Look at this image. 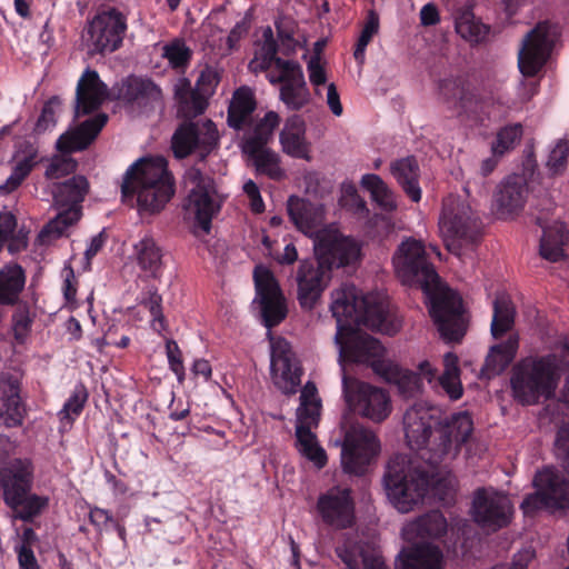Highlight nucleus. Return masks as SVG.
Returning a JSON list of instances; mask_svg holds the SVG:
<instances>
[{
    "label": "nucleus",
    "mask_w": 569,
    "mask_h": 569,
    "mask_svg": "<svg viewBox=\"0 0 569 569\" xmlns=\"http://www.w3.org/2000/svg\"><path fill=\"white\" fill-rule=\"evenodd\" d=\"M403 428L408 447L431 469L455 460L475 430L470 412L440 417L437 409L422 403H415L406 411ZM435 477L433 470L415 468L406 456L398 455L389 460L383 483L390 502L406 513L423 500L435 485Z\"/></svg>",
    "instance_id": "f257e3e1"
},
{
    "label": "nucleus",
    "mask_w": 569,
    "mask_h": 569,
    "mask_svg": "<svg viewBox=\"0 0 569 569\" xmlns=\"http://www.w3.org/2000/svg\"><path fill=\"white\" fill-rule=\"evenodd\" d=\"M332 316L337 320L339 339L345 332L350 335L341 353L351 362L368 365L373 371L378 363L390 365L385 359V348L369 335L353 331V326L365 325L389 336L399 330V321L390 312L389 303L379 295H361L353 283H343L332 292Z\"/></svg>",
    "instance_id": "f03ea898"
},
{
    "label": "nucleus",
    "mask_w": 569,
    "mask_h": 569,
    "mask_svg": "<svg viewBox=\"0 0 569 569\" xmlns=\"http://www.w3.org/2000/svg\"><path fill=\"white\" fill-rule=\"evenodd\" d=\"M396 274L403 284L422 290L429 301V313L447 342H460L467 331V317L461 296L440 283L420 240L408 238L392 259Z\"/></svg>",
    "instance_id": "7ed1b4c3"
},
{
    "label": "nucleus",
    "mask_w": 569,
    "mask_h": 569,
    "mask_svg": "<svg viewBox=\"0 0 569 569\" xmlns=\"http://www.w3.org/2000/svg\"><path fill=\"white\" fill-rule=\"evenodd\" d=\"M360 246L339 233H322L315 241L316 259L299 263L297 298L305 310H312L331 280L333 269L351 266L360 259Z\"/></svg>",
    "instance_id": "20e7f679"
},
{
    "label": "nucleus",
    "mask_w": 569,
    "mask_h": 569,
    "mask_svg": "<svg viewBox=\"0 0 569 569\" xmlns=\"http://www.w3.org/2000/svg\"><path fill=\"white\" fill-rule=\"evenodd\" d=\"M174 194V179L163 159H139L131 164L121 184L122 201L136 202L140 213H158Z\"/></svg>",
    "instance_id": "39448f33"
},
{
    "label": "nucleus",
    "mask_w": 569,
    "mask_h": 569,
    "mask_svg": "<svg viewBox=\"0 0 569 569\" xmlns=\"http://www.w3.org/2000/svg\"><path fill=\"white\" fill-rule=\"evenodd\" d=\"M560 359L555 353L528 356L512 368L510 386L516 401L522 406L551 400L561 378Z\"/></svg>",
    "instance_id": "423d86ee"
},
{
    "label": "nucleus",
    "mask_w": 569,
    "mask_h": 569,
    "mask_svg": "<svg viewBox=\"0 0 569 569\" xmlns=\"http://www.w3.org/2000/svg\"><path fill=\"white\" fill-rule=\"evenodd\" d=\"M33 480V465L28 459H13L0 468L1 497L12 519L33 523L48 508L49 498L32 491Z\"/></svg>",
    "instance_id": "0eeeda50"
},
{
    "label": "nucleus",
    "mask_w": 569,
    "mask_h": 569,
    "mask_svg": "<svg viewBox=\"0 0 569 569\" xmlns=\"http://www.w3.org/2000/svg\"><path fill=\"white\" fill-rule=\"evenodd\" d=\"M336 555L347 569H389L383 558L367 552L357 543L345 542L336 548ZM443 555L439 547L431 543H418L403 547L396 559V569H442Z\"/></svg>",
    "instance_id": "6e6552de"
},
{
    "label": "nucleus",
    "mask_w": 569,
    "mask_h": 569,
    "mask_svg": "<svg viewBox=\"0 0 569 569\" xmlns=\"http://www.w3.org/2000/svg\"><path fill=\"white\" fill-rule=\"evenodd\" d=\"M439 229L448 251L459 256L462 246L478 240V217L466 200L448 196L442 202Z\"/></svg>",
    "instance_id": "1a4fd4ad"
},
{
    "label": "nucleus",
    "mask_w": 569,
    "mask_h": 569,
    "mask_svg": "<svg viewBox=\"0 0 569 569\" xmlns=\"http://www.w3.org/2000/svg\"><path fill=\"white\" fill-rule=\"evenodd\" d=\"M536 491L525 497L520 505L525 516H535L545 509L569 508V479L553 467H546L533 478Z\"/></svg>",
    "instance_id": "9d476101"
},
{
    "label": "nucleus",
    "mask_w": 569,
    "mask_h": 569,
    "mask_svg": "<svg viewBox=\"0 0 569 569\" xmlns=\"http://www.w3.org/2000/svg\"><path fill=\"white\" fill-rule=\"evenodd\" d=\"M218 142L219 133L213 121H184L171 138V150L177 159L197 153L204 160L218 147Z\"/></svg>",
    "instance_id": "9b49d317"
},
{
    "label": "nucleus",
    "mask_w": 569,
    "mask_h": 569,
    "mask_svg": "<svg viewBox=\"0 0 569 569\" xmlns=\"http://www.w3.org/2000/svg\"><path fill=\"white\" fill-rule=\"evenodd\" d=\"M380 451L377 436L369 429L352 425L346 431L341 448V466L346 473L363 476Z\"/></svg>",
    "instance_id": "f8f14e48"
},
{
    "label": "nucleus",
    "mask_w": 569,
    "mask_h": 569,
    "mask_svg": "<svg viewBox=\"0 0 569 569\" xmlns=\"http://www.w3.org/2000/svg\"><path fill=\"white\" fill-rule=\"evenodd\" d=\"M557 37V26L548 20L538 22L527 33L518 57L519 70L525 77H535L542 69Z\"/></svg>",
    "instance_id": "ddd939ff"
},
{
    "label": "nucleus",
    "mask_w": 569,
    "mask_h": 569,
    "mask_svg": "<svg viewBox=\"0 0 569 569\" xmlns=\"http://www.w3.org/2000/svg\"><path fill=\"white\" fill-rule=\"evenodd\" d=\"M343 396L349 407L361 416L375 421H383L391 412L389 395L380 388L361 382L343 375Z\"/></svg>",
    "instance_id": "4468645a"
},
{
    "label": "nucleus",
    "mask_w": 569,
    "mask_h": 569,
    "mask_svg": "<svg viewBox=\"0 0 569 569\" xmlns=\"http://www.w3.org/2000/svg\"><path fill=\"white\" fill-rule=\"evenodd\" d=\"M471 517L483 530L496 532L510 523L512 506L508 497L497 490L478 488L472 498Z\"/></svg>",
    "instance_id": "2eb2a0df"
},
{
    "label": "nucleus",
    "mask_w": 569,
    "mask_h": 569,
    "mask_svg": "<svg viewBox=\"0 0 569 569\" xmlns=\"http://www.w3.org/2000/svg\"><path fill=\"white\" fill-rule=\"evenodd\" d=\"M190 180L193 188L188 194L187 210L193 214L197 224L209 233L212 219L221 210L222 200L211 177L196 169L190 172Z\"/></svg>",
    "instance_id": "dca6fc26"
},
{
    "label": "nucleus",
    "mask_w": 569,
    "mask_h": 569,
    "mask_svg": "<svg viewBox=\"0 0 569 569\" xmlns=\"http://www.w3.org/2000/svg\"><path fill=\"white\" fill-rule=\"evenodd\" d=\"M253 280L259 299L262 323L272 329L287 317L286 299L273 273L261 266L254 268Z\"/></svg>",
    "instance_id": "f3484780"
},
{
    "label": "nucleus",
    "mask_w": 569,
    "mask_h": 569,
    "mask_svg": "<svg viewBox=\"0 0 569 569\" xmlns=\"http://www.w3.org/2000/svg\"><path fill=\"white\" fill-rule=\"evenodd\" d=\"M271 373L274 385L286 395L297 392L303 373L299 359L289 341L277 338L271 343Z\"/></svg>",
    "instance_id": "a211bd4d"
},
{
    "label": "nucleus",
    "mask_w": 569,
    "mask_h": 569,
    "mask_svg": "<svg viewBox=\"0 0 569 569\" xmlns=\"http://www.w3.org/2000/svg\"><path fill=\"white\" fill-rule=\"evenodd\" d=\"M126 17L116 9L97 16L89 24V40L97 53L113 52L122 44Z\"/></svg>",
    "instance_id": "6ab92c4d"
},
{
    "label": "nucleus",
    "mask_w": 569,
    "mask_h": 569,
    "mask_svg": "<svg viewBox=\"0 0 569 569\" xmlns=\"http://www.w3.org/2000/svg\"><path fill=\"white\" fill-rule=\"evenodd\" d=\"M317 511L327 526L337 530L351 528L355 523V503L348 489L320 495Z\"/></svg>",
    "instance_id": "aec40b11"
},
{
    "label": "nucleus",
    "mask_w": 569,
    "mask_h": 569,
    "mask_svg": "<svg viewBox=\"0 0 569 569\" xmlns=\"http://www.w3.org/2000/svg\"><path fill=\"white\" fill-rule=\"evenodd\" d=\"M528 197V184L523 176L507 177L495 193V207L500 219L517 216L525 207Z\"/></svg>",
    "instance_id": "412c9836"
},
{
    "label": "nucleus",
    "mask_w": 569,
    "mask_h": 569,
    "mask_svg": "<svg viewBox=\"0 0 569 569\" xmlns=\"http://www.w3.org/2000/svg\"><path fill=\"white\" fill-rule=\"evenodd\" d=\"M109 94L107 84L96 70L87 68L76 88V114L86 116L98 110Z\"/></svg>",
    "instance_id": "4be33fe9"
},
{
    "label": "nucleus",
    "mask_w": 569,
    "mask_h": 569,
    "mask_svg": "<svg viewBox=\"0 0 569 569\" xmlns=\"http://www.w3.org/2000/svg\"><path fill=\"white\" fill-rule=\"evenodd\" d=\"M21 381L18 376L0 373V401L4 425L9 428L20 427L26 416V407L20 398Z\"/></svg>",
    "instance_id": "5701e85b"
},
{
    "label": "nucleus",
    "mask_w": 569,
    "mask_h": 569,
    "mask_svg": "<svg viewBox=\"0 0 569 569\" xmlns=\"http://www.w3.org/2000/svg\"><path fill=\"white\" fill-rule=\"evenodd\" d=\"M108 116L99 113L80 123L74 130L68 131L57 140V149L61 153H72L87 149L106 126Z\"/></svg>",
    "instance_id": "b1692460"
},
{
    "label": "nucleus",
    "mask_w": 569,
    "mask_h": 569,
    "mask_svg": "<svg viewBox=\"0 0 569 569\" xmlns=\"http://www.w3.org/2000/svg\"><path fill=\"white\" fill-rule=\"evenodd\" d=\"M287 210L291 222L303 234L312 237L317 233L318 238L322 233H329L328 231L319 232L323 220V209L321 206L291 196L288 199Z\"/></svg>",
    "instance_id": "393cba45"
},
{
    "label": "nucleus",
    "mask_w": 569,
    "mask_h": 569,
    "mask_svg": "<svg viewBox=\"0 0 569 569\" xmlns=\"http://www.w3.org/2000/svg\"><path fill=\"white\" fill-rule=\"evenodd\" d=\"M280 143L284 153L309 160L310 144L306 139V122L299 114H293L286 120L280 132Z\"/></svg>",
    "instance_id": "a878e982"
},
{
    "label": "nucleus",
    "mask_w": 569,
    "mask_h": 569,
    "mask_svg": "<svg viewBox=\"0 0 569 569\" xmlns=\"http://www.w3.org/2000/svg\"><path fill=\"white\" fill-rule=\"evenodd\" d=\"M27 281L24 269L17 262H8L0 268V305L14 306Z\"/></svg>",
    "instance_id": "bb28decb"
},
{
    "label": "nucleus",
    "mask_w": 569,
    "mask_h": 569,
    "mask_svg": "<svg viewBox=\"0 0 569 569\" xmlns=\"http://www.w3.org/2000/svg\"><path fill=\"white\" fill-rule=\"evenodd\" d=\"M518 348V336H509L506 341L492 346L481 369L482 376L491 379L502 373L513 361Z\"/></svg>",
    "instance_id": "cd10ccee"
},
{
    "label": "nucleus",
    "mask_w": 569,
    "mask_h": 569,
    "mask_svg": "<svg viewBox=\"0 0 569 569\" xmlns=\"http://www.w3.org/2000/svg\"><path fill=\"white\" fill-rule=\"evenodd\" d=\"M390 170L403 192L413 202H419L422 192L419 186L420 168L417 159L412 156L398 159L391 163Z\"/></svg>",
    "instance_id": "c85d7f7f"
},
{
    "label": "nucleus",
    "mask_w": 569,
    "mask_h": 569,
    "mask_svg": "<svg viewBox=\"0 0 569 569\" xmlns=\"http://www.w3.org/2000/svg\"><path fill=\"white\" fill-rule=\"evenodd\" d=\"M375 373L389 383H395L405 398H412L421 390L420 377L411 371L403 370L391 361L390 365L378 363Z\"/></svg>",
    "instance_id": "c756f323"
},
{
    "label": "nucleus",
    "mask_w": 569,
    "mask_h": 569,
    "mask_svg": "<svg viewBox=\"0 0 569 569\" xmlns=\"http://www.w3.org/2000/svg\"><path fill=\"white\" fill-rule=\"evenodd\" d=\"M455 27L458 34L469 42H482L488 33L489 26L482 23L473 13V3L466 1L455 12Z\"/></svg>",
    "instance_id": "7c9ffc66"
},
{
    "label": "nucleus",
    "mask_w": 569,
    "mask_h": 569,
    "mask_svg": "<svg viewBox=\"0 0 569 569\" xmlns=\"http://www.w3.org/2000/svg\"><path fill=\"white\" fill-rule=\"evenodd\" d=\"M174 98L179 106V113L186 118H193L204 112L208 107V97L183 78L174 88Z\"/></svg>",
    "instance_id": "2f4dec72"
},
{
    "label": "nucleus",
    "mask_w": 569,
    "mask_h": 569,
    "mask_svg": "<svg viewBox=\"0 0 569 569\" xmlns=\"http://www.w3.org/2000/svg\"><path fill=\"white\" fill-rule=\"evenodd\" d=\"M89 189L86 177L74 176L58 184L53 193L54 202L60 209H74L81 212L80 203Z\"/></svg>",
    "instance_id": "473e14b6"
},
{
    "label": "nucleus",
    "mask_w": 569,
    "mask_h": 569,
    "mask_svg": "<svg viewBox=\"0 0 569 569\" xmlns=\"http://www.w3.org/2000/svg\"><path fill=\"white\" fill-rule=\"evenodd\" d=\"M133 249L140 269L154 279L160 278L163 270L162 249L156 240L150 236H144L134 244Z\"/></svg>",
    "instance_id": "72a5a7b5"
},
{
    "label": "nucleus",
    "mask_w": 569,
    "mask_h": 569,
    "mask_svg": "<svg viewBox=\"0 0 569 569\" xmlns=\"http://www.w3.org/2000/svg\"><path fill=\"white\" fill-rule=\"evenodd\" d=\"M256 109V100L249 88L236 90L228 108L227 122L234 130H241Z\"/></svg>",
    "instance_id": "f704fd0d"
},
{
    "label": "nucleus",
    "mask_w": 569,
    "mask_h": 569,
    "mask_svg": "<svg viewBox=\"0 0 569 569\" xmlns=\"http://www.w3.org/2000/svg\"><path fill=\"white\" fill-rule=\"evenodd\" d=\"M161 91L150 79L130 76L122 81L118 96L128 103L156 100Z\"/></svg>",
    "instance_id": "c9c22d12"
},
{
    "label": "nucleus",
    "mask_w": 569,
    "mask_h": 569,
    "mask_svg": "<svg viewBox=\"0 0 569 569\" xmlns=\"http://www.w3.org/2000/svg\"><path fill=\"white\" fill-rule=\"evenodd\" d=\"M439 92L447 103H452L459 110V113L466 111L476 100V94L470 86L459 78L441 80Z\"/></svg>",
    "instance_id": "e433bc0d"
},
{
    "label": "nucleus",
    "mask_w": 569,
    "mask_h": 569,
    "mask_svg": "<svg viewBox=\"0 0 569 569\" xmlns=\"http://www.w3.org/2000/svg\"><path fill=\"white\" fill-rule=\"evenodd\" d=\"M81 212L74 209H60L58 214L51 219L40 231L39 240L42 244H50L54 240L66 236L69 227L77 223Z\"/></svg>",
    "instance_id": "4c0bfd02"
},
{
    "label": "nucleus",
    "mask_w": 569,
    "mask_h": 569,
    "mask_svg": "<svg viewBox=\"0 0 569 569\" xmlns=\"http://www.w3.org/2000/svg\"><path fill=\"white\" fill-rule=\"evenodd\" d=\"M361 187L370 193L372 201H375L381 210L391 212L397 209L395 194L380 176L375 173L363 174L361 178Z\"/></svg>",
    "instance_id": "58836bf2"
},
{
    "label": "nucleus",
    "mask_w": 569,
    "mask_h": 569,
    "mask_svg": "<svg viewBox=\"0 0 569 569\" xmlns=\"http://www.w3.org/2000/svg\"><path fill=\"white\" fill-rule=\"evenodd\" d=\"M515 307L506 296H498L493 300V316L491 321V335L495 339L502 337L511 330L515 323Z\"/></svg>",
    "instance_id": "ea45409f"
},
{
    "label": "nucleus",
    "mask_w": 569,
    "mask_h": 569,
    "mask_svg": "<svg viewBox=\"0 0 569 569\" xmlns=\"http://www.w3.org/2000/svg\"><path fill=\"white\" fill-rule=\"evenodd\" d=\"M409 530L420 538H440L447 532V521L439 511H432L419 517Z\"/></svg>",
    "instance_id": "a19ab883"
},
{
    "label": "nucleus",
    "mask_w": 569,
    "mask_h": 569,
    "mask_svg": "<svg viewBox=\"0 0 569 569\" xmlns=\"http://www.w3.org/2000/svg\"><path fill=\"white\" fill-rule=\"evenodd\" d=\"M312 427L296 426V438L301 446V452L319 468L327 463L326 451L317 443Z\"/></svg>",
    "instance_id": "79ce46f5"
},
{
    "label": "nucleus",
    "mask_w": 569,
    "mask_h": 569,
    "mask_svg": "<svg viewBox=\"0 0 569 569\" xmlns=\"http://www.w3.org/2000/svg\"><path fill=\"white\" fill-rule=\"evenodd\" d=\"M569 162V140L558 139L550 146L546 160V168L551 177L562 176Z\"/></svg>",
    "instance_id": "37998d69"
},
{
    "label": "nucleus",
    "mask_w": 569,
    "mask_h": 569,
    "mask_svg": "<svg viewBox=\"0 0 569 569\" xmlns=\"http://www.w3.org/2000/svg\"><path fill=\"white\" fill-rule=\"evenodd\" d=\"M280 100L290 110H301L310 100V92L306 80L282 84L280 88Z\"/></svg>",
    "instance_id": "c03bdc74"
},
{
    "label": "nucleus",
    "mask_w": 569,
    "mask_h": 569,
    "mask_svg": "<svg viewBox=\"0 0 569 569\" xmlns=\"http://www.w3.org/2000/svg\"><path fill=\"white\" fill-rule=\"evenodd\" d=\"M523 134V127L521 123H511L502 127L496 136L492 143L493 156H503L506 152L512 150L520 141Z\"/></svg>",
    "instance_id": "a18cd8bd"
},
{
    "label": "nucleus",
    "mask_w": 569,
    "mask_h": 569,
    "mask_svg": "<svg viewBox=\"0 0 569 569\" xmlns=\"http://www.w3.org/2000/svg\"><path fill=\"white\" fill-rule=\"evenodd\" d=\"M380 27L379 14L376 10L370 9L367 13L365 24L356 43L353 57L359 63H363L366 48L378 33Z\"/></svg>",
    "instance_id": "49530a36"
},
{
    "label": "nucleus",
    "mask_w": 569,
    "mask_h": 569,
    "mask_svg": "<svg viewBox=\"0 0 569 569\" xmlns=\"http://www.w3.org/2000/svg\"><path fill=\"white\" fill-rule=\"evenodd\" d=\"M248 154L253 159L259 173L266 174L273 180H279L283 177V170L279 166V157L276 152L267 148Z\"/></svg>",
    "instance_id": "de8ad7c7"
},
{
    "label": "nucleus",
    "mask_w": 569,
    "mask_h": 569,
    "mask_svg": "<svg viewBox=\"0 0 569 569\" xmlns=\"http://www.w3.org/2000/svg\"><path fill=\"white\" fill-rule=\"evenodd\" d=\"M563 233L555 230H543L540 239V256L551 262H557L563 257Z\"/></svg>",
    "instance_id": "09e8293b"
},
{
    "label": "nucleus",
    "mask_w": 569,
    "mask_h": 569,
    "mask_svg": "<svg viewBox=\"0 0 569 569\" xmlns=\"http://www.w3.org/2000/svg\"><path fill=\"white\" fill-rule=\"evenodd\" d=\"M11 327L17 343H24L31 332L33 317L27 306L18 307L12 313Z\"/></svg>",
    "instance_id": "8fccbe9b"
},
{
    "label": "nucleus",
    "mask_w": 569,
    "mask_h": 569,
    "mask_svg": "<svg viewBox=\"0 0 569 569\" xmlns=\"http://www.w3.org/2000/svg\"><path fill=\"white\" fill-rule=\"evenodd\" d=\"M142 306L147 308L152 317L151 327L154 331L161 332L167 329V322L162 310V297L157 289L148 291V297L142 300Z\"/></svg>",
    "instance_id": "3c124183"
},
{
    "label": "nucleus",
    "mask_w": 569,
    "mask_h": 569,
    "mask_svg": "<svg viewBox=\"0 0 569 569\" xmlns=\"http://www.w3.org/2000/svg\"><path fill=\"white\" fill-rule=\"evenodd\" d=\"M87 400V389L83 386L77 387L60 411L61 419L73 421L82 412Z\"/></svg>",
    "instance_id": "603ef678"
},
{
    "label": "nucleus",
    "mask_w": 569,
    "mask_h": 569,
    "mask_svg": "<svg viewBox=\"0 0 569 569\" xmlns=\"http://www.w3.org/2000/svg\"><path fill=\"white\" fill-rule=\"evenodd\" d=\"M280 73L277 79H272L271 83H296L305 80L303 71L299 62L293 60L278 59L277 67Z\"/></svg>",
    "instance_id": "864d4df0"
},
{
    "label": "nucleus",
    "mask_w": 569,
    "mask_h": 569,
    "mask_svg": "<svg viewBox=\"0 0 569 569\" xmlns=\"http://www.w3.org/2000/svg\"><path fill=\"white\" fill-rule=\"evenodd\" d=\"M164 57L173 68L180 69L189 64L192 53L183 42L176 41L164 47Z\"/></svg>",
    "instance_id": "5fc2aeb1"
},
{
    "label": "nucleus",
    "mask_w": 569,
    "mask_h": 569,
    "mask_svg": "<svg viewBox=\"0 0 569 569\" xmlns=\"http://www.w3.org/2000/svg\"><path fill=\"white\" fill-rule=\"evenodd\" d=\"M60 106V99L57 96L51 97L48 101L44 102L41 113L34 124L33 132L37 134H41L56 123V107Z\"/></svg>",
    "instance_id": "6e6d98bb"
},
{
    "label": "nucleus",
    "mask_w": 569,
    "mask_h": 569,
    "mask_svg": "<svg viewBox=\"0 0 569 569\" xmlns=\"http://www.w3.org/2000/svg\"><path fill=\"white\" fill-rule=\"evenodd\" d=\"M166 355L170 370L177 376L179 382H182L186 377V370L183 366L182 352L173 339L166 341Z\"/></svg>",
    "instance_id": "4d7b16f0"
},
{
    "label": "nucleus",
    "mask_w": 569,
    "mask_h": 569,
    "mask_svg": "<svg viewBox=\"0 0 569 569\" xmlns=\"http://www.w3.org/2000/svg\"><path fill=\"white\" fill-rule=\"evenodd\" d=\"M272 132H269L261 123H257L253 132L243 141V151L246 153L258 152L260 149H267Z\"/></svg>",
    "instance_id": "13d9d810"
},
{
    "label": "nucleus",
    "mask_w": 569,
    "mask_h": 569,
    "mask_svg": "<svg viewBox=\"0 0 569 569\" xmlns=\"http://www.w3.org/2000/svg\"><path fill=\"white\" fill-rule=\"evenodd\" d=\"M278 57V44L262 43L259 57H256L250 62V67L254 70L267 71L271 66L277 67Z\"/></svg>",
    "instance_id": "bf43d9fd"
},
{
    "label": "nucleus",
    "mask_w": 569,
    "mask_h": 569,
    "mask_svg": "<svg viewBox=\"0 0 569 569\" xmlns=\"http://www.w3.org/2000/svg\"><path fill=\"white\" fill-rule=\"evenodd\" d=\"M438 383L451 400L461 398L463 389L460 381V373L442 372L441 376L438 377Z\"/></svg>",
    "instance_id": "052dcab7"
},
{
    "label": "nucleus",
    "mask_w": 569,
    "mask_h": 569,
    "mask_svg": "<svg viewBox=\"0 0 569 569\" xmlns=\"http://www.w3.org/2000/svg\"><path fill=\"white\" fill-rule=\"evenodd\" d=\"M88 519L99 536H101L103 531H107L109 526L114 522L112 513L109 510L99 507L90 508Z\"/></svg>",
    "instance_id": "680f3d73"
},
{
    "label": "nucleus",
    "mask_w": 569,
    "mask_h": 569,
    "mask_svg": "<svg viewBox=\"0 0 569 569\" xmlns=\"http://www.w3.org/2000/svg\"><path fill=\"white\" fill-rule=\"evenodd\" d=\"M77 163L71 158H56L46 169L48 179H59L74 171Z\"/></svg>",
    "instance_id": "e2e57ef3"
},
{
    "label": "nucleus",
    "mask_w": 569,
    "mask_h": 569,
    "mask_svg": "<svg viewBox=\"0 0 569 569\" xmlns=\"http://www.w3.org/2000/svg\"><path fill=\"white\" fill-rule=\"evenodd\" d=\"M23 153V157L17 161L13 168L27 178L38 163V150L36 147L28 143Z\"/></svg>",
    "instance_id": "0e129e2a"
},
{
    "label": "nucleus",
    "mask_w": 569,
    "mask_h": 569,
    "mask_svg": "<svg viewBox=\"0 0 569 569\" xmlns=\"http://www.w3.org/2000/svg\"><path fill=\"white\" fill-rule=\"evenodd\" d=\"M320 403H310L300 407L297 410V425L317 427L319 421Z\"/></svg>",
    "instance_id": "69168bd1"
},
{
    "label": "nucleus",
    "mask_w": 569,
    "mask_h": 569,
    "mask_svg": "<svg viewBox=\"0 0 569 569\" xmlns=\"http://www.w3.org/2000/svg\"><path fill=\"white\" fill-rule=\"evenodd\" d=\"M219 83V77L216 71L207 69L202 71L197 80L196 89L201 91L207 97L211 96L214 88Z\"/></svg>",
    "instance_id": "338daca9"
},
{
    "label": "nucleus",
    "mask_w": 569,
    "mask_h": 569,
    "mask_svg": "<svg viewBox=\"0 0 569 569\" xmlns=\"http://www.w3.org/2000/svg\"><path fill=\"white\" fill-rule=\"evenodd\" d=\"M243 191L250 200L251 211L254 213H262L264 211V202L257 183L252 180H248L243 184Z\"/></svg>",
    "instance_id": "774afa93"
}]
</instances>
